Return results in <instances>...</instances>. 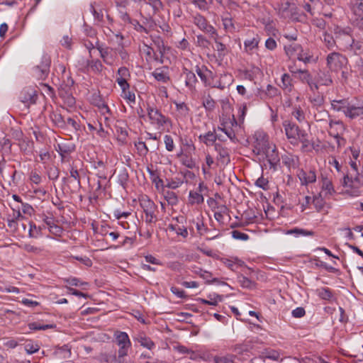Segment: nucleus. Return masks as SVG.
Listing matches in <instances>:
<instances>
[{
	"instance_id": "1",
	"label": "nucleus",
	"mask_w": 363,
	"mask_h": 363,
	"mask_svg": "<svg viewBox=\"0 0 363 363\" xmlns=\"http://www.w3.org/2000/svg\"><path fill=\"white\" fill-rule=\"evenodd\" d=\"M256 140L254 144V152L257 154H264L269 163L270 169H277L280 159L276 147L269 144L268 136L264 133L255 134Z\"/></svg>"
},
{
	"instance_id": "2",
	"label": "nucleus",
	"mask_w": 363,
	"mask_h": 363,
	"mask_svg": "<svg viewBox=\"0 0 363 363\" xmlns=\"http://www.w3.org/2000/svg\"><path fill=\"white\" fill-rule=\"evenodd\" d=\"M146 110L149 121L155 129L164 131L169 130L172 127L171 119L164 116L155 106L147 104Z\"/></svg>"
},
{
	"instance_id": "3",
	"label": "nucleus",
	"mask_w": 363,
	"mask_h": 363,
	"mask_svg": "<svg viewBox=\"0 0 363 363\" xmlns=\"http://www.w3.org/2000/svg\"><path fill=\"white\" fill-rule=\"evenodd\" d=\"M140 207L145 215V222L148 224L155 223L157 220L156 212L157 206L147 195H143L139 198Z\"/></svg>"
},
{
	"instance_id": "4",
	"label": "nucleus",
	"mask_w": 363,
	"mask_h": 363,
	"mask_svg": "<svg viewBox=\"0 0 363 363\" xmlns=\"http://www.w3.org/2000/svg\"><path fill=\"white\" fill-rule=\"evenodd\" d=\"M114 337L116 339V344L119 347L118 351V359L119 363H121L122 359L128 355V350L131 347V342L128 334L125 332L116 331L114 333Z\"/></svg>"
},
{
	"instance_id": "5",
	"label": "nucleus",
	"mask_w": 363,
	"mask_h": 363,
	"mask_svg": "<svg viewBox=\"0 0 363 363\" xmlns=\"http://www.w3.org/2000/svg\"><path fill=\"white\" fill-rule=\"evenodd\" d=\"M327 67L331 72H338L347 63V59L343 55L333 52L326 57Z\"/></svg>"
},
{
	"instance_id": "6",
	"label": "nucleus",
	"mask_w": 363,
	"mask_h": 363,
	"mask_svg": "<svg viewBox=\"0 0 363 363\" xmlns=\"http://www.w3.org/2000/svg\"><path fill=\"white\" fill-rule=\"evenodd\" d=\"M285 134L290 143L294 146L298 145V137L304 132V130L299 128L298 125L289 121L283 122Z\"/></svg>"
},
{
	"instance_id": "7",
	"label": "nucleus",
	"mask_w": 363,
	"mask_h": 363,
	"mask_svg": "<svg viewBox=\"0 0 363 363\" xmlns=\"http://www.w3.org/2000/svg\"><path fill=\"white\" fill-rule=\"evenodd\" d=\"M50 57L48 54L43 55L40 64L33 69L34 76L39 79H45L50 73Z\"/></svg>"
},
{
	"instance_id": "8",
	"label": "nucleus",
	"mask_w": 363,
	"mask_h": 363,
	"mask_svg": "<svg viewBox=\"0 0 363 363\" xmlns=\"http://www.w3.org/2000/svg\"><path fill=\"white\" fill-rule=\"evenodd\" d=\"M119 17L125 24H130L137 32L148 34L149 30L144 26L145 22L141 24L138 20L132 18L126 11H120Z\"/></svg>"
},
{
	"instance_id": "9",
	"label": "nucleus",
	"mask_w": 363,
	"mask_h": 363,
	"mask_svg": "<svg viewBox=\"0 0 363 363\" xmlns=\"http://www.w3.org/2000/svg\"><path fill=\"white\" fill-rule=\"evenodd\" d=\"M353 173L350 172L344 175L342 185L344 186L353 187L356 184H359L358 167L356 162L351 161L350 162Z\"/></svg>"
},
{
	"instance_id": "10",
	"label": "nucleus",
	"mask_w": 363,
	"mask_h": 363,
	"mask_svg": "<svg viewBox=\"0 0 363 363\" xmlns=\"http://www.w3.org/2000/svg\"><path fill=\"white\" fill-rule=\"evenodd\" d=\"M37 98L36 91L31 86L23 88L19 94V99L27 107L35 104Z\"/></svg>"
},
{
	"instance_id": "11",
	"label": "nucleus",
	"mask_w": 363,
	"mask_h": 363,
	"mask_svg": "<svg viewBox=\"0 0 363 363\" xmlns=\"http://www.w3.org/2000/svg\"><path fill=\"white\" fill-rule=\"evenodd\" d=\"M196 72L203 82L204 85L211 87L212 82L214 81L216 74L205 66H202L201 67L196 66Z\"/></svg>"
},
{
	"instance_id": "12",
	"label": "nucleus",
	"mask_w": 363,
	"mask_h": 363,
	"mask_svg": "<svg viewBox=\"0 0 363 363\" xmlns=\"http://www.w3.org/2000/svg\"><path fill=\"white\" fill-rule=\"evenodd\" d=\"M194 23L201 30L209 33L211 35L216 34V29L210 24L208 23L207 20L199 13L194 16Z\"/></svg>"
},
{
	"instance_id": "13",
	"label": "nucleus",
	"mask_w": 363,
	"mask_h": 363,
	"mask_svg": "<svg viewBox=\"0 0 363 363\" xmlns=\"http://www.w3.org/2000/svg\"><path fill=\"white\" fill-rule=\"evenodd\" d=\"M337 38L339 43L342 47V50L347 52L354 40L353 37L350 34V28L340 30Z\"/></svg>"
},
{
	"instance_id": "14",
	"label": "nucleus",
	"mask_w": 363,
	"mask_h": 363,
	"mask_svg": "<svg viewBox=\"0 0 363 363\" xmlns=\"http://www.w3.org/2000/svg\"><path fill=\"white\" fill-rule=\"evenodd\" d=\"M345 117L353 120L357 118H363V102L362 104L350 101L346 110Z\"/></svg>"
},
{
	"instance_id": "15",
	"label": "nucleus",
	"mask_w": 363,
	"mask_h": 363,
	"mask_svg": "<svg viewBox=\"0 0 363 363\" xmlns=\"http://www.w3.org/2000/svg\"><path fill=\"white\" fill-rule=\"evenodd\" d=\"M309 101L312 104V107L315 108L318 112L323 115V116H329L328 112L323 108V104L325 102L323 96L319 94H314L313 96L309 97Z\"/></svg>"
},
{
	"instance_id": "16",
	"label": "nucleus",
	"mask_w": 363,
	"mask_h": 363,
	"mask_svg": "<svg viewBox=\"0 0 363 363\" xmlns=\"http://www.w3.org/2000/svg\"><path fill=\"white\" fill-rule=\"evenodd\" d=\"M130 78V73L127 67H121L118 69L116 81L121 88L130 87V84L128 83Z\"/></svg>"
},
{
	"instance_id": "17",
	"label": "nucleus",
	"mask_w": 363,
	"mask_h": 363,
	"mask_svg": "<svg viewBox=\"0 0 363 363\" xmlns=\"http://www.w3.org/2000/svg\"><path fill=\"white\" fill-rule=\"evenodd\" d=\"M81 69H91L94 73H100L103 69L104 65L99 60H85L82 59Z\"/></svg>"
},
{
	"instance_id": "18",
	"label": "nucleus",
	"mask_w": 363,
	"mask_h": 363,
	"mask_svg": "<svg viewBox=\"0 0 363 363\" xmlns=\"http://www.w3.org/2000/svg\"><path fill=\"white\" fill-rule=\"evenodd\" d=\"M215 150L218 152V161L223 164H228L230 161V150L219 143H215Z\"/></svg>"
},
{
	"instance_id": "19",
	"label": "nucleus",
	"mask_w": 363,
	"mask_h": 363,
	"mask_svg": "<svg viewBox=\"0 0 363 363\" xmlns=\"http://www.w3.org/2000/svg\"><path fill=\"white\" fill-rule=\"evenodd\" d=\"M199 140L207 146L213 145L217 140L225 141L224 139H221V135L216 134L215 131H208L205 134L200 135Z\"/></svg>"
},
{
	"instance_id": "20",
	"label": "nucleus",
	"mask_w": 363,
	"mask_h": 363,
	"mask_svg": "<svg viewBox=\"0 0 363 363\" xmlns=\"http://www.w3.org/2000/svg\"><path fill=\"white\" fill-rule=\"evenodd\" d=\"M345 130V126L341 121H330L328 134L331 137L342 135Z\"/></svg>"
},
{
	"instance_id": "21",
	"label": "nucleus",
	"mask_w": 363,
	"mask_h": 363,
	"mask_svg": "<svg viewBox=\"0 0 363 363\" xmlns=\"http://www.w3.org/2000/svg\"><path fill=\"white\" fill-rule=\"evenodd\" d=\"M298 177L302 185H308L316 181V174L314 170L306 172L303 169L300 170Z\"/></svg>"
},
{
	"instance_id": "22",
	"label": "nucleus",
	"mask_w": 363,
	"mask_h": 363,
	"mask_svg": "<svg viewBox=\"0 0 363 363\" xmlns=\"http://www.w3.org/2000/svg\"><path fill=\"white\" fill-rule=\"evenodd\" d=\"M55 150L61 156V161L65 162L69 160L68 155L74 150V146L67 145L65 144H57L55 147Z\"/></svg>"
},
{
	"instance_id": "23",
	"label": "nucleus",
	"mask_w": 363,
	"mask_h": 363,
	"mask_svg": "<svg viewBox=\"0 0 363 363\" xmlns=\"http://www.w3.org/2000/svg\"><path fill=\"white\" fill-rule=\"evenodd\" d=\"M96 49L99 50L101 57L106 64L111 65L113 63V60L111 55V48L108 47H102L99 45V40H96Z\"/></svg>"
},
{
	"instance_id": "24",
	"label": "nucleus",
	"mask_w": 363,
	"mask_h": 363,
	"mask_svg": "<svg viewBox=\"0 0 363 363\" xmlns=\"http://www.w3.org/2000/svg\"><path fill=\"white\" fill-rule=\"evenodd\" d=\"M284 50L286 55L289 57V60H296L298 53L302 52V46L297 43H291L285 45Z\"/></svg>"
},
{
	"instance_id": "25",
	"label": "nucleus",
	"mask_w": 363,
	"mask_h": 363,
	"mask_svg": "<svg viewBox=\"0 0 363 363\" xmlns=\"http://www.w3.org/2000/svg\"><path fill=\"white\" fill-rule=\"evenodd\" d=\"M255 341L247 340L242 344L235 345L233 347V351L237 354H243L246 352H250L254 349L253 343Z\"/></svg>"
},
{
	"instance_id": "26",
	"label": "nucleus",
	"mask_w": 363,
	"mask_h": 363,
	"mask_svg": "<svg viewBox=\"0 0 363 363\" xmlns=\"http://www.w3.org/2000/svg\"><path fill=\"white\" fill-rule=\"evenodd\" d=\"M134 340L140 343L142 347L148 350H152L155 347V343L143 333H140L135 335Z\"/></svg>"
},
{
	"instance_id": "27",
	"label": "nucleus",
	"mask_w": 363,
	"mask_h": 363,
	"mask_svg": "<svg viewBox=\"0 0 363 363\" xmlns=\"http://www.w3.org/2000/svg\"><path fill=\"white\" fill-rule=\"evenodd\" d=\"M283 164L289 168H296L298 165V157L290 153H286L281 157Z\"/></svg>"
},
{
	"instance_id": "28",
	"label": "nucleus",
	"mask_w": 363,
	"mask_h": 363,
	"mask_svg": "<svg viewBox=\"0 0 363 363\" xmlns=\"http://www.w3.org/2000/svg\"><path fill=\"white\" fill-rule=\"evenodd\" d=\"M164 1L169 9L172 10L173 16L175 18H180L182 16L183 11L179 0H164Z\"/></svg>"
},
{
	"instance_id": "29",
	"label": "nucleus",
	"mask_w": 363,
	"mask_h": 363,
	"mask_svg": "<svg viewBox=\"0 0 363 363\" xmlns=\"http://www.w3.org/2000/svg\"><path fill=\"white\" fill-rule=\"evenodd\" d=\"M350 101L348 99L333 100L331 101L332 108L337 112H342L345 116L346 110L350 105Z\"/></svg>"
},
{
	"instance_id": "30",
	"label": "nucleus",
	"mask_w": 363,
	"mask_h": 363,
	"mask_svg": "<svg viewBox=\"0 0 363 363\" xmlns=\"http://www.w3.org/2000/svg\"><path fill=\"white\" fill-rule=\"evenodd\" d=\"M208 299L199 298L197 301L206 305L217 306L223 301V296L217 294H210L207 296Z\"/></svg>"
},
{
	"instance_id": "31",
	"label": "nucleus",
	"mask_w": 363,
	"mask_h": 363,
	"mask_svg": "<svg viewBox=\"0 0 363 363\" xmlns=\"http://www.w3.org/2000/svg\"><path fill=\"white\" fill-rule=\"evenodd\" d=\"M184 74L185 75L186 86L191 90L194 89L197 82V78L195 74L187 69H184Z\"/></svg>"
},
{
	"instance_id": "32",
	"label": "nucleus",
	"mask_w": 363,
	"mask_h": 363,
	"mask_svg": "<svg viewBox=\"0 0 363 363\" xmlns=\"http://www.w3.org/2000/svg\"><path fill=\"white\" fill-rule=\"evenodd\" d=\"M260 41L259 36L256 34L253 38L247 39L244 41V47L246 52H249L258 48Z\"/></svg>"
},
{
	"instance_id": "33",
	"label": "nucleus",
	"mask_w": 363,
	"mask_h": 363,
	"mask_svg": "<svg viewBox=\"0 0 363 363\" xmlns=\"http://www.w3.org/2000/svg\"><path fill=\"white\" fill-rule=\"evenodd\" d=\"M301 143L302 144L301 150L303 152H309L311 151V143L310 140L308 139V134L306 130L303 133L301 134L298 137V143Z\"/></svg>"
},
{
	"instance_id": "34",
	"label": "nucleus",
	"mask_w": 363,
	"mask_h": 363,
	"mask_svg": "<svg viewBox=\"0 0 363 363\" xmlns=\"http://www.w3.org/2000/svg\"><path fill=\"white\" fill-rule=\"evenodd\" d=\"M152 40L155 46L157 48V51L160 55V58H162L169 48L165 45L164 40L159 36L154 38Z\"/></svg>"
},
{
	"instance_id": "35",
	"label": "nucleus",
	"mask_w": 363,
	"mask_h": 363,
	"mask_svg": "<svg viewBox=\"0 0 363 363\" xmlns=\"http://www.w3.org/2000/svg\"><path fill=\"white\" fill-rule=\"evenodd\" d=\"M317 82L321 86H330L333 84V79L328 72H320L318 74Z\"/></svg>"
},
{
	"instance_id": "36",
	"label": "nucleus",
	"mask_w": 363,
	"mask_h": 363,
	"mask_svg": "<svg viewBox=\"0 0 363 363\" xmlns=\"http://www.w3.org/2000/svg\"><path fill=\"white\" fill-rule=\"evenodd\" d=\"M286 235H294L296 237L298 236H313L315 233L312 230H308L302 228H294L286 230Z\"/></svg>"
},
{
	"instance_id": "37",
	"label": "nucleus",
	"mask_w": 363,
	"mask_h": 363,
	"mask_svg": "<svg viewBox=\"0 0 363 363\" xmlns=\"http://www.w3.org/2000/svg\"><path fill=\"white\" fill-rule=\"evenodd\" d=\"M281 84L280 86L283 90L286 92H291L292 90L293 84H292V79L291 78L289 74H284L281 76Z\"/></svg>"
},
{
	"instance_id": "38",
	"label": "nucleus",
	"mask_w": 363,
	"mask_h": 363,
	"mask_svg": "<svg viewBox=\"0 0 363 363\" xmlns=\"http://www.w3.org/2000/svg\"><path fill=\"white\" fill-rule=\"evenodd\" d=\"M204 198L201 194L197 191H190L189 194V203L191 205L201 204L203 203Z\"/></svg>"
},
{
	"instance_id": "39",
	"label": "nucleus",
	"mask_w": 363,
	"mask_h": 363,
	"mask_svg": "<svg viewBox=\"0 0 363 363\" xmlns=\"http://www.w3.org/2000/svg\"><path fill=\"white\" fill-rule=\"evenodd\" d=\"M215 49L218 52V58L220 60H223L228 52L226 45L217 39H215Z\"/></svg>"
},
{
	"instance_id": "40",
	"label": "nucleus",
	"mask_w": 363,
	"mask_h": 363,
	"mask_svg": "<svg viewBox=\"0 0 363 363\" xmlns=\"http://www.w3.org/2000/svg\"><path fill=\"white\" fill-rule=\"evenodd\" d=\"M89 11L93 14L95 21H96L101 25H104L105 23L102 9L98 11L95 9L94 6L91 4L89 6Z\"/></svg>"
},
{
	"instance_id": "41",
	"label": "nucleus",
	"mask_w": 363,
	"mask_h": 363,
	"mask_svg": "<svg viewBox=\"0 0 363 363\" xmlns=\"http://www.w3.org/2000/svg\"><path fill=\"white\" fill-rule=\"evenodd\" d=\"M347 52H350L354 55H360L363 53V42L354 39L351 47Z\"/></svg>"
},
{
	"instance_id": "42",
	"label": "nucleus",
	"mask_w": 363,
	"mask_h": 363,
	"mask_svg": "<svg viewBox=\"0 0 363 363\" xmlns=\"http://www.w3.org/2000/svg\"><path fill=\"white\" fill-rule=\"evenodd\" d=\"M352 13L359 17H363V0H355L352 6Z\"/></svg>"
},
{
	"instance_id": "43",
	"label": "nucleus",
	"mask_w": 363,
	"mask_h": 363,
	"mask_svg": "<svg viewBox=\"0 0 363 363\" xmlns=\"http://www.w3.org/2000/svg\"><path fill=\"white\" fill-rule=\"evenodd\" d=\"M236 355L228 354L225 356H215L213 357V362L215 363H234Z\"/></svg>"
},
{
	"instance_id": "44",
	"label": "nucleus",
	"mask_w": 363,
	"mask_h": 363,
	"mask_svg": "<svg viewBox=\"0 0 363 363\" xmlns=\"http://www.w3.org/2000/svg\"><path fill=\"white\" fill-rule=\"evenodd\" d=\"M223 25L224 29L229 33H233L235 31L236 28L231 18L225 17L222 18Z\"/></svg>"
},
{
	"instance_id": "45",
	"label": "nucleus",
	"mask_w": 363,
	"mask_h": 363,
	"mask_svg": "<svg viewBox=\"0 0 363 363\" xmlns=\"http://www.w3.org/2000/svg\"><path fill=\"white\" fill-rule=\"evenodd\" d=\"M130 87L121 88L122 97L125 99L128 103L135 102V95L133 92L129 90Z\"/></svg>"
},
{
	"instance_id": "46",
	"label": "nucleus",
	"mask_w": 363,
	"mask_h": 363,
	"mask_svg": "<svg viewBox=\"0 0 363 363\" xmlns=\"http://www.w3.org/2000/svg\"><path fill=\"white\" fill-rule=\"evenodd\" d=\"M164 199L167 201L168 204L171 206H175L179 202L177 195L174 192L171 191H167L165 192Z\"/></svg>"
},
{
	"instance_id": "47",
	"label": "nucleus",
	"mask_w": 363,
	"mask_h": 363,
	"mask_svg": "<svg viewBox=\"0 0 363 363\" xmlns=\"http://www.w3.org/2000/svg\"><path fill=\"white\" fill-rule=\"evenodd\" d=\"M135 147L138 150V153L139 155L145 157L147 155L149 152V149L146 145L145 143L143 141L139 140L138 142L135 143Z\"/></svg>"
},
{
	"instance_id": "48",
	"label": "nucleus",
	"mask_w": 363,
	"mask_h": 363,
	"mask_svg": "<svg viewBox=\"0 0 363 363\" xmlns=\"http://www.w3.org/2000/svg\"><path fill=\"white\" fill-rule=\"evenodd\" d=\"M298 60L303 62L305 64L310 63L313 61V55L310 53L308 50H304L302 48V52L298 53V55L296 58Z\"/></svg>"
},
{
	"instance_id": "49",
	"label": "nucleus",
	"mask_w": 363,
	"mask_h": 363,
	"mask_svg": "<svg viewBox=\"0 0 363 363\" xmlns=\"http://www.w3.org/2000/svg\"><path fill=\"white\" fill-rule=\"evenodd\" d=\"M314 261L315 262V264L316 267H322L323 269H325L326 271H328V272H330V273H336L338 272V269L332 267V266H329L328 264H327L326 263L322 262L319 258L316 257L314 259Z\"/></svg>"
},
{
	"instance_id": "50",
	"label": "nucleus",
	"mask_w": 363,
	"mask_h": 363,
	"mask_svg": "<svg viewBox=\"0 0 363 363\" xmlns=\"http://www.w3.org/2000/svg\"><path fill=\"white\" fill-rule=\"evenodd\" d=\"M42 230H43V227H41V226L37 227L35 225V224H34L33 223H30V229L28 231V235L30 238H36L41 234Z\"/></svg>"
},
{
	"instance_id": "51",
	"label": "nucleus",
	"mask_w": 363,
	"mask_h": 363,
	"mask_svg": "<svg viewBox=\"0 0 363 363\" xmlns=\"http://www.w3.org/2000/svg\"><path fill=\"white\" fill-rule=\"evenodd\" d=\"M97 106L101 113L104 116L105 121H108V116L107 115H112V113L108 105L104 102H100L97 104Z\"/></svg>"
},
{
	"instance_id": "52",
	"label": "nucleus",
	"mask_w": 363,
	"mask_h": 363,
	"mask_svg": "<svg viewBox=\"0 0 363 363\" xmlns=\"http://www.w3.org/2000/svg\"><path fill=\"white\" fill-rule=\"evenodd\" d=\"M318 296L324 300H330L333 293L328 288H320L317 290Z\"/></svg>"
},
{
	"instance_id": "53",
	"label": "nucleus",
	"mask_w": 363,
	"mask_h": 363,
	"mask_svg": "<svg viewBox=\"0 0 363 363\" xmlns=\"http://www.w3.org/2000/svg\"><path fill=\"white\" fill-rule=\"evenodd\" d=\"M55 327V325L52 324H46V325H41L38 323L34 322L29 324V328L34 330H45L49 328H53Z\"/></svg>"
},
{
	"instance_id": "54",
	"label": "nucleus",
	"mask_w": 363,
	"mask_h": 363,
	"mask_svg": "<svg viewBox=\"0 0 363 363\" xmlns=\"http://www.w3.org/2000/svg\"><path fill=\"white\" fill-rule=\"evenodd\" d=\"M203 106L206 111H211L216 107V101L210 95H208L207 97L203 101Z\"/></svg>"
},
{
	"instance_id": "55",
	"label": "nucleus",
	"mask_w": 363,
	"mask_h": 363,
	"mask_svg": "<svg viewBox=\"0 0 363 363\" xmlns=\"http://www.w3.org/2000/svg\"><path fill=\"white\" fill-rule=\"evenodd\" d=\"M191 4L202 11H206L209 9L206 0H191Z\"/></svg>"
},
{
	"instance_id": "56",
	"label": "nucleus",
	"mask_w": 363,
	"mask_h": 363,
	"mask_svg": "<svg viewBox=\"0 0 363 363\" xmlns=\"http://www.w3.org/2000/svg\"><path fill=\"white\" fill-rule=\"evenodd\" d=\"M292 116L300 123L305 121V114L300 106L294 107L292 111Z\"/></svg>"
},
{
	"instance_id": "57",
	"label": "nucleus",
	"mask_w": 363,
	"mask_h": 363,
	"mask_svg": "<svg viewBox=\"0 0 363 363\" xmlns=\"http://www.w3.org/2000/svg\"><path fill=\"white\" fill-rule=\"evenodd\" d=\"M176 108L181 116L186 117L189 114V108L185 103H176Z\"/></svg>"
},
{
	"instance_id": "58",
	"label": "nucleus",
	"mask_w": 363,
	"mask_h": 363,
	"mask_svg": "<svg viewBox=\"0 0 363 363\" xmlns=\"http://www.w3.org/2000/svg\"><path fill=\"white\" fill-rule=\"evenodd\" d=\"M191 271L199 275V277H202L204 279L208 280L211 277V274L203 270L202 269L197 267L196 266L192 267Z\"/></svg>"
},
{
	"instance_id": "59",
	"label": "nucleus",
	"mask_w": 363,
	"mask_h": 363,
	"mask_svg": "<svg viewBox=\"0 0 363 363\" xmlns=\"http://www.w3.org/2000/svg\"><path fill=\"white\" fill-rule=\"evenodd\" d=\"M147 172L152 177V181L155 184L157 188H158L159 186H163V180L160 178L159 175L154 170L147 168Z\"/></svg>"
},
{
	"instance_id": "60",
	"label": "nucleus",
	"mask_w": 363,
	"mask_h": 363,
	"mask_svg": "<svg viewBox=\"0 0 363 363\" xmlns=\"http://www.w3.org/2000/svg\"><path fill=\"white\" fill-rule=\"evenodd\" d=\"M22 248L28 252H32L35 255L40 254L43 250V248L32 245L31 244L29 243L24 244L22 246Z\"/></svg>"
},
{
	"instance_id": "61",
	"label": "nucleus",
	"mask_w": 363,
	"mask_h": 363,
	"mask_svg": "<svg viewBox=\"0 0 363 363\" xmlns=\"http://www.w3.org/2000/svg\"><path fill=\"white\" fill-rule=\"evenodd\" d=\"M184 183V181L179 178H174V179H172L171 181H168L167 184L165 185L166 187L172 189H176Z\"/></svg>"
},
{
	"instance_id": "62",
	"label": "nucleus",
	"mask_w": 363,
	"mask_h": 363,
	"mask_svg": "<svg viewBox=\"0 0 363 363\" xmlns=\"http://www.w3.org/2000/svg\"><path fill=\"white\" fill-rule=\"evenodd\" d=\"M238 279H239V283L240 284L241 286H242L243 288L251 289L255 286V283L253 281H252L247 277H245L244 276H240L238 277Z\"/></svg>"
},
{
	"instance_id": "63",
	"label": "nucleus",
	"mask_w": 363,
	"mask_h": 363,
	"mask_svg": "<svg viewBox=\"0 0 363 363\" xmlns=\"http://www.w3.org/2000/svg\"><path fill=\"white\" fill-rule=\"evenodd\" d=\"M313 204L318 211H321L324 207L325 202L321 196L319 195L313 197Z\"/></svg>"
},
{
	"instance_id": "64",
	"label": "nucleus",
	"mask_w": 363,
	"mask_h": 363,
	"mask_svg": "<svg viewBox=\"0 0 363 363\" xmlns=\"http://www.w3.org/2000/svg\"><path fill=\"white\" fill-rule=\"evenodd\" d=\"M147 4L152 7L155 13L163 9L164 5L161 0H147Z\"/></svg>"
}]
</instances>
